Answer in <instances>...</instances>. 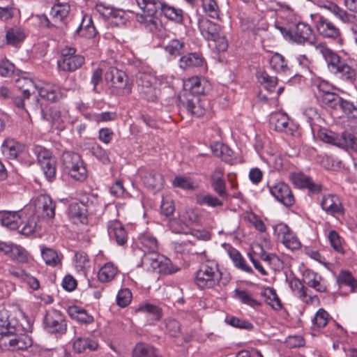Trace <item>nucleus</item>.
Wrapping results in <instances>:
<instances>
[{
	"label": "nucleus",
	"instance_id": "f257e3e1",
	"mask_svg": "<svg viewBox=\"0 0 357 357\" xmlns=\"http://www.w3.org/2000/svg\"><path fill=\"white\" fill-rule=\"evenodd\" d=\"M202 219V214L198 209L188 208L181 210L177 218L169 220L168 227L172 232L190 237L186 241L174 243L176 252H181L185 250V247L195 245V240L208 241L211 238L208 231L192 227L193 225H199Z\"/></svg>",
	"mask_w": 357,
	"mask_h": 357
},
{
	"label": "nucleus",
	"instance_id": "f03ea898",
	"mask_svg": "<svg viewBox=\"0 0 357 357\" xmlns=\"http://www.w3.org/2000/svg\"><path fill=\"white\" fill-rule=\"evenodd\" d=\"M277 15L278 19L274 26L285 40L297 44H303L305 43L312 44L314 43L315 36L309 24L299 22L293 25L290 22L294 13L289 6H285L282 7L278 12Z\"/></svg>",
	"mask_w": 357,
	"mask_h": 357
},
{
	"label": "nucleus",
	"instance_id": "7ed1b4c3",
	"mask_svg": "<svg viewBox=\"0 0 357 357\" xmlns=\"http://www.w3.org/2000/svg\"><path fill=\"white\" fill-rule=\"evenodd\" d=\"M21 326L10 319L8 312L0 311V347L4 350H24L32 344L31 338L21 333Z\"/></svg>",
	"mask_w": 357,
	"mask_h": 357
},
{
	"label": "nucleus",
	"instance_id": "20e7f679",
	"mask_svg": "<svg viewBox=\"0 0 357 357\" xmlns=\"http://www.w3.org/2000/svg\"><path fill=\"white\" fill-rule=\"evenodd\" d=\"M33 206H34L35 213L31 215L26 221L23 222L22 220V227L20 232L24 236L33 234L40 227V219L37 214H42L47 218H52L55 215V206L51 197L47 195H38L35 199L32 200V203L28 208H31Z\"/></svg>",
	"mask_w": 357,
	"mask_h": 357
},
{
	"label": "nucleus",
	"instance_id": "39448f33",
	"mask_svg": "<svg viewBox=\"0 0 357 357\" xmlns=\"http://www.w3.org/2000/svg\"><path fill=\"white\" fill-rule=\"evenodd\" d=\"M222 273L214 260L203 261L195 273L194 282L200 289H213L219 285Z\"/></svg>",
	"mask_w": 357,
	"mask_h": 357
},
{
	"label": "nucleus",
	"instance_id": "423d86ee",
	"mask_svg": "<svg viewBox=\"0 0 357 357\" xmlns=\"http://www.w3.org/2000/svg\"><path fill=\"white\" fill-rule=\"evenodd\" d=\"M172 79V77H156L151 73H140L138 77L137 90L143 98L153 102L157 100L159 93L158 86L169 85Z\"/></svg>",
	"mask_w": 357,
	"mask_h": 357
},
{
	"label": "nucleus",
	"instance_id": "0eeeda50",
	"mask_svg": "<svg viewBox=\"0 0 357 357\" xmlns=\"http://www.w3.org/2000/svg\"><path fill=\"white\" fill-rule=\"evenodd\" d=\"M199 29L203 37L208 41L209 46L218 52L227 50V40L219 24L207 19H202L199 21Z\"/></svg>",
	"mask_w": 357,
	"mask_h": 357
},
{
	"label": "nucleus",
	"instance_id": "6e6552de",
	"mask_svg": "<svg viewBox=\"0 0 357 357\" xmlns=\"http://www.w3.org/2000/svg\"><path fill=\"white\" fill-rule=\"evenodd\" d=\"M135 1L143 12L142 14H136L137 22L150 31H153L157 27L156 14L158 12V8L161 6V1L158 0H135Z\"/></svg>",
	"mask_w": 357,
	"mask_h": 357
},
{
	"label": "nucleus",
	"instance_id": "1a4fd4ad",
	"mask_svg": "<svg viewBox=\"0 0 357 357\" xmlns=\"http://www.w3.org/2000/svg\"><path fill=\"white\" fill-rule=\"evenodd\" d=\"M62 162L65 171L71 178L83 181L87 177L86 168L79 154L73 152H64Z\"/></svg>",
	"mask_w": 357,
	"mask_h": 357
},
{
	"label": "nucleus",
	"instance_id": "9d476101",
	"mask_svg": "<svg viewBox=\"0 0 357 357\" xmlns=\"http://www.w3.org/2000/svg\"><path fill=\"white\" fill-rule=\"evenodd\" d=\"M45 118L51 123L52 128L59 131L65 130L68 125L77 121V118L70 114L68 107L64 105L50 109L45 114Z\"/></svg>",
	"mask_w": 357,
	"mask_h": 357
},
{
	"label": "nucleus",
	"instance_id": "9b49d317",
	"mask_svg": "<svg viewBox=\"0 0 357 357\" xmlns=\"http://www.w3.org/2000/svg\"><path fill=\"white\" fill-rule=\"evenodd\" d=\"M38 162L41 167L46 178L51 181L54 178L56 172V162L52 153L47 149L36 145L32 149Z\"/></svg>",
	"mask_w": 357,
	"mask_h": 357
},
{
	"label": "nucleus",
	"instance_id": "f8f14e48",
	"mask_svg": "<svg viewBox=\"0 0 357 357\" xmlns=\"http://www.w3.org/2000/svg\"><path fill=\"white\" fill-rule=\"evenodd\" d=\"M319 137L326 143L357 152V137L347 132H344L341 135L337 136L331 132L321 131Z\"/></svg>",
	"mask_w": 357,
	"mask_h": 357
},
{
	"label": "nucleus",
	"instance_id": "ddd939ff",
	"mask_svg": "<svg viewBox=\"0 0 357 357\" xmlns=\"http://www.w3.org/2000/svg\"><path fill=\"white\" fill-rule=\"evenodd\" d=\"M43 325L45 331L52 334L63 335L67 330L65 316L59 310L50 309L44 316Z\"/></svg>",
	"mask_w": 357,
	"mask_h": 357
},
{
	"label": "nucleus",
	"instance_id": "4468645a",
	"mask_svg": "<svg viewBox=\"0 0 357 357\" xmlns=\"http://www.w3.org/2000/svg\"><path fill=\"white\" fill-rule=\"evenodd\" d=\"M142 263L148 268H151L153 271L162 273L169 274L174 273L171 261L156 252L149 254H145L142 257Z\"/></svg>",
	"mask_w": 357,
	"mask_h": 357
},
{
	"label": "nucleus",
	"instance_id": "2eb2a0df",
	"mask_svg": "<svg viewBox=\"0 0 357 357\" xmlns=\"http://www.w3.org/2000/svg\"><path fill=\"white\" fill-rule=\"evenodd\" d=\"M179 100L192 115L200 117L208 109V100L204 96L196 95H180Z\"/></svg>",
	"mask_w": 357,
	"mask_h": 357
},
{
	"label": "nucleus",
	"instance_id": "dca6fc26",
	"mask_svg": "<svg viewBox=\"0 0 357 357\" xmlns=\"http://www.w3.org/2000/svg\"><path fill=\"white\" fill-rule=\"evenodd\" d=\"M274 235L287 248L296 250L300 248L301 243L296 234L284 223H279L273 227Z\"/></svg>",
	"mask_w": 357,
	"mask_h": 357
},
{
	"label": "nucleus",
	"instance_id": "f3484780",
	"mask_svg": "<svg viewBox=\"0 0 357 357\" xmlns=\"http://www.w3.org/2000/svg\"><path fill=\"white\" fill-rule=\"evenodd\" d=\"M96 10L105 20H108L110 24L114 26L124 24L126 21L124 10L114 8L113 6L106 3H97Z\"/></svg>",
	"mask_w": 357,
	"mask_h": 357
},
{
	"label": "nucleus",
	"instance_id": "a211bd4d",
	"mask_svg": "<svg viewBox=\"0 0 357 357\" xmlns=\"http://www.w3.org/2000/svg\"><path fill=\"white\" fill-rule=\"evenodd\" d=\"M327 105L333 109V115L336 117H341L342 115L338 114L339 111H342L343 114L349 117H354L357 113V109L354 104L349 101L343 100L336 94H329L327 97Z\"/></svg>",
	"mask_w": 357,
	"mask_h": 357
},
{
	"label": "nucleus",
	"instance_id": "6ab92c4d",
	"mask_svg": "<svg viewBox=\"0 0 357 357\" xmlns=\"http://www.w3.org/2000/svg\"><path fill=\"white\" fill-rule=\"evenodd\" d=\"M269 121L271 128L275 131L294 135L297 130V126L290 122L286 113L280 112L272 113Z\"/></svg>",
	"mask_w": 357,
	"mask_h": 357
},
{
	"label": "nucleus",
	"instance_id": "aec40b11",
	"mask_svg": "<svg viewBox=\"0 0 357 357\" xmlns=\"http://www.w3.org/2000/svg\"><path fill=\"white\" fill-rule=\"evenodd\" d=\"M211 89V84L204 78L197 76L190 77L183 81V91L181 95H196L204 94Z\"/></svg>",
	"mask_w": 357,
	"mask_h": 357
},
{
	"label": "nucleus",
	"instance_id": "412c9836",
	"mask_svg": "<svg viewBox=\"0 0 357 357\" xmlns=\"http://www.w3.org/2000/svg\"><path fill=\"white\" fill-rule=\"evenodd\" d=\"M315 22L318 33L324 38L339 40L342 33L340 29L328 19L319 15Z\"/></svg>",
	"mask_w": 357,
	"mask_h": 357
},
{
	"label": "nucleus",
	"instance_id": "4be33fe9",
	"mask_svg": "<svg viewBox=\"0 0 357 357\" xmlns=\"http://www.w3.org/2000/svg\"><path fill=\"white\" fill-rule=\"evenodd\" d=\"M36 90L42 98L52 102L59 101L66 96L65 89L52 83L46 82L40 85L38 84Z\"/></svg>",
	"mask_w": 357,
	"mask_h": 357
},
{
	"label": "nucleus",
	"instance_id": "5701e85b",
	"mask_svg": "<svg viewBox=\"0 0 357 357\" xmlns=\"http://www.w3.org/2000/svg\"><path fill=\"white\" fill-rule=\"evenodd\" d=\"M271 194L284 206H290L294 204V198L288 185L283 182L277 183L269 187Z\"/></svg>",
	"mask_w": 357,
	"mask_h": 357
},
{
	"label": "nucleus",
	"instance_id": "b1692460",
	"mask_svg": "<svg viewBox=\"0 0 357 357\" xmlns=\"http://www.w3.org/2000/svg\"><path fill=\"white\" fill-rule=\"evenodd\" d=\"M111 73L112 86L116 89V92L121 96L130 94L132 84L129 82L126 73L117 69H112Z\"/></svg>",
	"mask_w": 357,
	"mask_h": 357
},
{
	"label": "nucleus",
	"instance_id": "393cba45",
	"mask_svg": "<svg viewBox=\"0 0 357 357\" xmlns=\"http://www.w3.org/2000/svg\"><path fill=\"white\" fill-rule=\"evenodd\" d=\"M179 67L183 70L197 68L201 72H206L207 70L204 58L197 52L188 53L181 56L179 59Z\"/></svg>",
	"mask_w": 357,
	"mask_h": 357
},
{
	"label": "nucleus",
	"instance_id": "a878e982",
	"mask_svg": "<svg viewBox=\"0 0 357 357\" xmlns=\"http://www.w3.org/2000/svg\"><path fill=\"white\" fill-rule=\"evenodd\" d=\"M316 51L321 54L328 64L329 70L335 73L337 72L340 66L344 62L340 60L339 56L328 48L324 43H319L316 46Z\"/></svg>",
	"mask_w": 357,
	"mask_h": 357
},
{
	"label": "nucleus",
	"instance_id": "bb28decb",
	"mask_svg": "<svg viewBox=\"0 0 357 357\" xmlns=\"http://www.w3.org/2000/svg\"><path fill=\"white\" fill-rule=\"evenodd\" d=\"M24 211H0V222L2 226L10 230L19 229Z\"/></svg>",
	"mask_w": 357,
	"mask_h": 357
},
{
	"label": "nucleus",
	"instance_id": "cd10ccee",
	"mask_svg": "<svg viewBox=\"0 0 357 357\" xmlns=\"http://www.w3.org/2000/svg\"><path fill=\"white\" fill-rule=\"evenodd\" d=\"M289 286L294 293L303 302L305 303H310L314 300H317L316 296L312 295L310 291L305 287L302 282L296 278L288 279Z\"/></svg>",
	"mask_w": 357,
	"mask_h": 357
},
{
	"label": "nucleus",
	"instance_id": "c85d7f7f",
	"mask_svg": "<svg viewBox=\"0 0 357 357\" xmlns=\"http://www.w3.org/2000/svg\"><path fill=\"white\" fill-rule=\"evenodd\" d=\"M225 170L221 167H216L211 175V183L213 190L222 198H226L228 193L224 179Z\"/></svg>",
	"mask_w": 357,
	"mask_h": 357
},
{
	"label": "nucleus",
	"instance_id": "c756f323",
	"mask_svg": "<svg viewBox=\"0 0 357 357\" xmlns=\"http://www.w3.org/2000/svg\"><path fill=\"white\" fill-rule=\"evenodd\" d=\"M107 232L111 240L115 241L119 245H123L128 239L127 232L123 225L119 220H111L107 225Z\"/></svg>",
	"mask_w": 357,
	"mask_h": 357
},
{
	"label": "nucleus",
	"instance_id": "7c9ffc66",
	"mask_svg": "<svg viewBox=\"0 0 357 357\" xmlns=\"http://www.w3.org/2000/svg\"><path fill=\"white\" fill-rule=\"evenodd\" d=\"M290 178L296 187L307 188L312 193H319L321 190L320 184L315 183L310 177L303 173H292Z\"/></svg>",
	"mask_w": 357,
	"mask_h": 357
},
{
	"label": "nucleus",
	"instance_id": "2f4dec72",
	"mask_svg": "<svg viewBox=\"0 0 357 357\" xmlns=\"http://www.w3.org/2000/svg\"><path fill=\"white\" fill-rule=\"evenodd\" d=\"M88 209L79 202L72 203L67 210L70 220L74 224H85L87 222Z\"/></svg>",
	"mask_w": 357,
	"mask_h": 357
},
{
	"label": "nucleus",
	"instance_id": "473e14b6",
	"mask_svg": "<svg viewBox=\"0 0 357 357\" xmlns=\"http://www.w3.org/2000/svg\"><path fill=\"white\" fill-rule=\"evenodd\" d=\"M303 280L308 287L318 292L326 291V284L324 278L310 269H305L303 271Z\"/></svg>",
	"mask_w": 357,
	"mask_h": 357
},
{
	"label": "nucleus",
	"instance_id": "72a5a7b5",
	"mask_svg": "<svg viewBox=\"0 0 357 357\" xmlns=\"http://www.w3.org/2000/svg\"><path fill=\"white\" fill-rule=\"evenodd\" d=\"M321 207L327 213L331 215L343 214L344 208L340 198L335 195H328L323 197Z\"/></svg>",
	"mask_w": 357,
	"mask_h": 357
},
{
	"label": "nucleus",
	"instance_id": "f704fd0d",
	"mask_svg": "<svg viewBox=\"0 0 357 357\" xmlns=\"http://www.w3.org/2000/svg\"><path fill=\"white\" fill-rule=\"evenodd\" d=\"M318 6L329 10L344 23L351 22V17L347 13L330 0H319Z\"/></svg>",
	"mask_w": 357,
	"mask_h": 357
},
{
	"label": "nucleus",
	"instance_id": "c9c22d12",
	"mask_svg": "<svg viewBox=\"0 0 357 357\" xmlns=\"http://www.w3.org/2000/svg\"><path fill=\"white\" fill-rule=\"evenodd\" d=\"M84 62V58L79 54L61 58L58 61V68L63 71H73L80 68Z\"/></svg>",
	"mask_w": 357,
	"mask_h": 357
},
{
	"label": "nucleus",
	"instance_id": "e433bc0d",
	"mask_svg": "<svg viewBox=\"0 0 357 357\" xmlns=\"http://www.w3.org/2000/svg\"><path fill=\"white\" fill-rule=\"evenodd\" d=\"M68 315L79 324H89L93 322L94 319L87 311L77 305L68 307L67 310Z\"/></svg>",
	"mask_w": 357,
	"mask_h": 357
},
{
	"label": "nucleus",
	"instance_id": "4c0bfd02",
	"mask_svg": "<svg viewBox=\"0 0 357 357\" xmlns=\"http://www.w3.org/2000/svg\"><path fill=\"white\" fill-rule=\"evenodd\" d=\"M142 181L146 188L155 191L160 190L164 184L162 176L153 171L146 172L142 176Z\"/></svg>",
	"mask_w": 357,
	"mask_h": 357
},
{
	"label": "nucleus",
	"instance_id": "58836bf2",
	"mask_svg": "<svg viewBox=\"0 0 357 357\" xmlns=\"http://www.w3.org/2000/svg\"><path fill=\"white\" fill-rule=\"evenodd\" d=\"M26 36V33L23 28L14 26L7 30L6 39L8 45L17 47L24 41Z\"/></svg>",
	"mask_w": 357,
	"mask_h": 357
},
{
	"label": "nucleus",
	"instance_id": "ea45409f",
	"mask_svg": "<svg viewBox=\"0 0 357 357\" xmlns=\"http://www.w3.org/2000/svg\"><path fill=\"white\" fill-rule=\"evenodd\" d=\"M132 357H162L160 351L149 344L137 343L132 351Z\"/></svg>",
	"mask_w": 357,
	"mask_h": 357
},
{
	"label": "nucleus",
	"instance_id": "a19ab883",
	"mask_svg": "<svg viewBox=\"0 0 357 357\" xmlns=\"http://www.w3.org/2000/svg\"><path fill=\"white\" fill-rule=\"evenodd\" d=\"M22 145L12 138L6 139L1 145L3 154L8 159H15L22 151Z\"/></svg>",
	"mask_w": 357,
	"mask_h": 357
},
{
	"label": "nucleus",
	"instance_id": "79ce46f5",
	"mask_svg": "<svg viewBox=\"0 0 357 357\" xmlns=\"http://www.w3.org/2000/svg\"><path fill=\"white\" fill-rule=\"evenodd\" d=\"M15 86L23 93L24 98H30L31 93H35L38 87L33 79L26 76H20L15 80Z\"/></svg>",
	"mask_w": 357,
	"mask_h": 357
},
{
	"label": "nucleus",
	"instance_id": "37998d69",
	"mask_svg": "<svg viewBox=\"0 0 357 357\" xmlns=\"http://www.w3.org/2000/svg\"><path fill=\"white\" fill-rule=\"evenodd\" d=\"M98 347L97 340L88 337H79L73 343V351L77 354H81L87 349L90 351H96Z\"/></svg>",
	"mask_w": 357,
	"mask_h": 357
},
{
	"label": "nucleus",
	"instance_id": "c03bdc74",
	"mask_svg": "<svg viewBox=\"0 0 357 357\" xmlns=\"http://www.w3.org/2000/svg\"><path fill=\"white\" fill-rule=\"evenodd\" d=\"M118 273V268L112 262H107L98 271V279L100 282H109L114 279Z\"/></svg>",
	"mask_w": 357,
	"mask_h": 357
},
{
	"label": "nucleus",
	"instance_id": "a18cd8bd",
	"mask_svg": "<svg viewBox=\"0 0 357 357\" xmlns=\"http://www.w3.org/2000/svg\"><path fill=\"white\" fill-rule=\"evenodd\" d=\"M227 254L236 268L248 273H253V270L247 264L245 260L238 250L231 246H229L227 249Z\"/></svg>",
	"mask_w": 357,
	"mask_h": 357
},
{
	"label": "nucleus",
	"instance_id": "49530a36",
	"mask_svg": "<svg viewBox=\"0 0 357 357\" xmlns=\"http://www.w3.org/2000/svg\"><path fill=\"white\" fill-rule=\"evenodd\" d=\"M40 253L47 266L54 267L61 264L62 255H59L55 250L40 246Z\"/></svg>",
	"mask_w": 357,
	"mask_h": 357
},
{
	"label": "nucleus",
	"instance_id": "de8ad7c7",
	"mask_svg": "<svg viewBox=\"0 0 357 357\" xmlns=\"http://www.w3.org/2000/svg\"><path fill=\"white\" fill-rule=\"evenodd\" d=\"M269 64L271 68L276 73L287 74L289 71L287 61L279 53H274L270 56Z\"/></svg>",
	"mask_w": 357,
	"mask_h": 357
},
{
	"label": "nucleus",
	"instance_id": "09e8293b",
	"mask_svg": "<svg viewBox=\"0 0 357 357\" xmlns=\"http://www.w3.org/2000/svg\"><path fill=\"white\" fill-rule=\"evenodd\" d=\"M74 264L76 271L84 275H86L91 266L87 254L82 251L75 253Z\"/></svg>",
	"mask_w": 357,
	"mask_h": 357
},
{
	"label": "nucleus",
	"instance_id": "8fccbe9b",
	"mask_svg": "<svg viewBox=\"0 0 357 357\" xmlns=\"http://www.w3.org/2000/svg\"><path fill=\"white\" fill-rule=\"evenodd\" d=\"M235 297L242 303L247 305L252 308L258 307L261 303L255 298L251 292L245 289H236L234 291Z\"/></svg>",
	"mask_w": 357,
	"mask_h": 357
},
{
	"label": "nucleus",
	"instance_id": "3c124183",
	"mask_svg": "<svg viewBox=\"0 0 357 357\" xmlns=\"http://www.w3.org/2000/svg\"><path fill=\"white\" fill-rule=\"evenodd\" d=\"M139 242L144 252L153 253L158 250L157 239L149 233L142 234L139 237Z\"/></svg>",
	"mask_w": 357,
	"mask_h": 357
},
{
	"label": "nucleus",
	"instance_id": "603ef678",
	"mask_svg": "<svg viewBox=\"0 0 357 357\" xmlns=\"http://www.w3.org/2000/svg\"><path fill=\"white\" fill-rule=\"evenodd\" d=\"M159 10H160L167 18L171 20L177 22H180L183 20V11L179 8L161 2V6L158 8V11Z\"/></svg>",
	"mask_w": 357,
	"mask_h": 357
},
{
	"label": "nucleus",
	"instance_id": "864d4df0",
	"mask_svg": "<svg viewBox=\"0 0 357 357\" xmlns=\"http://www.w3.org/2000/svg\"><path fill=\"white\" fill-rule=\"evenodd\" d=\"M136 312L148 314L153 317L154 320L158 321L162 317V310L160 307L151 303L139 304L135 309Z\"/></svg>",
	"mask_w": 357,
	"mask_h": 357
},
{
	"label": "nucleus",
	"instance_id": "5fc2aeb1",
	"mask_svg": "<svg viewBox=\"0 0 357 357\" xmlns=\"http://www.w3.org/2000/svg\"><path fill=\"white\" fill-rule=\"evenodd\" d=\"M77 32L81 36L89 38L96 35V29L90 17L85 16L83 18L82 23L77 29Z\"/></svg>",
	"mask_w": 357,
	"mask_h": 357
},
{
	"label": "nucleus",
	"instance_id": "6e6d98bb",
	"mask_svg": "<svg viewBox=\"0 0 357 357\" xmlns=\"http://www.w3.org/2000/svg\"><path fill=\"white\" fill-rule=\"evenodd\" d=\"M51 9V15L58 21H62L69 13L70 6L68 3H60L56 1Z\"/></svg>",
	"mask_w": 357,
	"mask_h": 357
},
{
	"label": "nucleus",
	"instance_id": "4d7b16f0",
	"mask_svg": "<svg viewBox=\"0 0 357 357\" xmlns=\"http://www.w3.org/2000/svg\"><path fill=\"white\" fill-rule=\"evenodd\" d=\"M195 200L199 205L210 207L222 206L223 205L222 201L210 194H197L195 197Z\"/></svg>",
	"mask_w": 357,
	"mask_h": 357
},
{
	"label": "nucleus",
	"instance_id": "13d9d810",
	"mask_svg": "<svg viewBox=\"0 0 357 357\" xmlns=\"http://www.w3.org/2000/svg\"><path fill=\"white\" fill-rule=\"evenodd\" d=\"M257 79L261 85L268 91H273L278 83V79L275 77H271L265 71L258 73Z\"/></svg>",
	"mask_w": 357,
	"mask_h": 357
},
{
	"label": "nucleus",
	"instance_id": "bf43d9fd",
	"mask_svg": "<svg viewBox=\"0 0 357 357\" xmlns=\"http://www.w3.org/2000/svg\"><path fill=\"white\" fill-rule=\"evenodd\" d=\"M340 67L339 70L334 74L337 75L343 80L352 82L356 78L355 70L344 62H343Z\"/></svg>",
	"mask_w": 357,
	"mask_h": 357
},
{
	"label": "nucleus",
	"instance_id": "052dcab7",
	"mask_svg": "<svg viewBox=\"0 0 357 357\" xmlns=\"http://www.w3.org/2000/svg\"><path fill=\"white\" fill-rule=\"evenodd\" d=\"M202 6L208 16L214 19L219 17L220 11L215 0H202Z\"/></svg>",
	"mask_w": 357,
	"mask_h": 357
},
{
	"label": "nucleus",
	"instance_id": "680f3d73",
	"mask_svg": "<svg viewBox=\"0 0 357 357\" xmlns=\"http://www.w3.org/2000/svg\"><path fill=\"white\" fill-rule=\"evenodd\" d=\"M183 47V43L174 39L169 42V43L165 46V50L169 55L170 59H174L181 54Z\"/></svg>",
	"mask_w": 357,
	"mask_h": 357
},
{
	"label": "nucleus",
	"instance_id": "e2e57ef3",
	"mask_svg": "<svg viewBox=\"0 0 357 357\" xmlns=\"http://www.w3.org/2000/svg\"><path fill=\"white\" fill-rule=\"evenodd\" d=\"M245 220L252 225L258 231L263 233L266 231V227L263 220L252 212L246 213L244 216Z\"/></svg>",
	"mask_w": 357,
	"mask_h": 357
},
{
	"label": "nucleus",
	"instance_id": "0e129e2a",
	"mask_svg": "<svg viewBox=\"0 0 357 357\" xmlns=\"http://www.w3.org/2000/svg\"><path fill=\"white\" fill-rule=\"evenodd\" d=\"M328 239L331 247L337 252L340 254H343L344 252V249L343 248V239L339 235V234L335 231L331 230L328 232Z\"/></svg>",
	"mask_w": 357,
	"mask_h": 357
},
{
	"label": "nucleus",
	"instance_id": "69168bd1",
	"mask_svg": "<svg viewBox=\"0 0 357 357\" xmlns=\"http://www.w3.org/2000/svg\"><path fill=\"white\" fill-rule=\"evenodd\" d=\"M79 203L84 205L88 211H93L100 204V200L97 195L87 194L81 197Z\"/></svg>",
	"mask_w": 357,
	"mask_h": 357
},
{
	"label": "nucleus",
	"instance_id": "338daca9",
	"mask_svg": "<svg viewBox=\"0 0 357 357\" xmlns=\"http://www.w3.org/2000/svg\"><path fill=\"white\" fill-rule=\"evenodd\" d=\"M132 298V294L129 289H121L116 295V304L121 307H125L131 303Z\"/></svg>",
	"mask_w": 357,
	"mask_h": 357
},
{
	"label": "nucleus",
	"instance_id": "774afa93",
	"mask_svg": "<svg viewBox=\"0 0 357 357\" xmlns=\"http://www.w3.org/2000/svg\"><path fill=\"white\" fill-rule=\"evenodd\" d=\"M172 185L174 188H180L183 190H193L194 183L190 177L185 176H177L172 181Z\"/></svg>",
	"mask_w": 357,
	"mask_h": 357
}]
</instances>
